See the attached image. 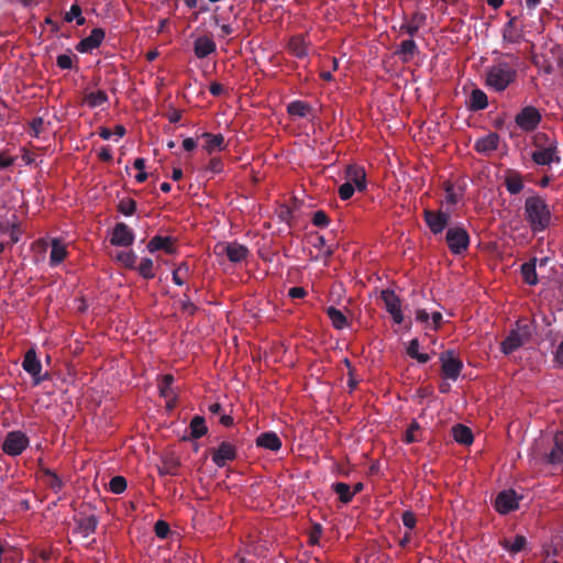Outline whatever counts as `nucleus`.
I'll return each instance as SVG.
<instances>
[{
  "label": "nucleus",
  "instance_id": "1",
  "mask_svg": "<svg viewBox=\"0 0 563 563\" xmlns=\"http://www.w3.org/2000/svg\"><path fill=\"white\" fill-rule=\"evenodd\" d=\"M525 213L533 232L543 231L550 224V209L545 201L539 196H532L526 199Z\"/></svg>",
  "mask_w": 563,
  "mask_h": 563
},
{
  "label": "nucleus",
  "instance_id": "2",
  "mask_svg": "<svg viewBox=\"0 0 563 563\" xmlns=\"http://www.w3.org/2000/svg\"><path fill=\"white\" fill-rule=\"evenodd\" d=\"M517 70L507 62H498L486 71V85L495 91H504L516 80Z\"/></svg>",
  "mask_w": 563,
  "mask_h": 563
},
{
  "label": "nucleus",
  "instance_id": "3",
  "mask_svg": "<svg viewBox=\"0 0 563 563\" xmlns=\"http://www.w3.org/2000/svg\"><path fill=\"white\" fill-rule=\"evenodd\" d=\"M445 241L452 254L461 255L468 250L471 238L465 228L462 225H453L448 229Z\"/></svg>",
  "mask_w": 563,
  "mask_h": 563
},
{
  "label": "nucleus",
  "instance_id": "4",
  "mask_svg": "<svg viewBox=\"0 0 563 563\" xmlns=\"http://www.w3.org/2000/svg\"><path fill=\"white\" fill-rule=\"evenodd\" d=\"M441 363V374L444 378L455 382L463 369L462 360L453 350H446L439 356Z\"/></svg>",
  "mask_w": 563,
  "mask_h": 563
},
{
  "label": "nucleus",
  "instance_id": "5",
  "mask_svg": "<svg viewBox=\"0 0 563 563\" xmlns=\"http://www.w3.org/2000/svg\"><path fill=\"white\" fill-rule=\"evenodd\" d=\"M22 368L31 375L34 386H37L44 380H48L51 378L47 372L42 375V364L33 347L25 352L22 361Z\"/></svg>",
  "mask_w": 563,
  "mask_h": 563
},
{
  "label": "nucleus",
  "instance_id": "6",
  "mask_svg": "<svg viewBox=\"0 0 563 563\" xmlns=\"http://www.w3.org/2000/svg\"><path fill=\"white\" fill-rule=\"evenodd\" d=\"M530 336L528 325L520 327L517 323V329L510 330L506 339L500 343V350L505 355H509L520 349Z\"/></svg>",
  "mask_w": 563,
  "mask_h": 563
},
{
  "label": "nucleus",
  "instance_id": "7",
  "mask_svg": "<svg viewBox=\"0 0 563 563\" xmlns=\"http://www.w3.org/2000/svg\"><path fill=\"white\" fill-rule=\"evenodd\" d=\"M30 440L22 431H10L2 443V451L10 456H18L29 446Z\"/></svg>",
  "mask_w": 563,
  "mask_h": 563
},
{
  "label": "nucleus",
  "instance_id": "8",
  "mask_svg": "<svg viewBox=\"0 0 563 563\" xmlns=\"http://www.w3.org/2000/svg\"><path fill=\"white\" fill-rule=\"evenodd\" d=\"M541 113L533 106L523 107L515 117V122L525 132L534 131L541 122Z\"/></svg>",
  "mask_w": 563,
  "mask_h": 563
},
{
  "label": "nucleus",
  "instance_id": "9",
  "mask_svg": "<svg viewBox=\"0 0 563 563\" xmlns=\"http://www.w3.org/2000/svg\"><path fill=\"white\" fill-rule=\"evenodd\" d=\"M423 219L429 230L434 234H441L449 224L450 213L442 210L433 211L424 209Z\"/></svg>",
  "mask_w": 563,
  "mask_h": 563
},
{
  "label": "nucleus",
  "instance_id": "10",
  "mask_svg": "<svg viewBox=\"0 0 563 563\" xmlns=\"http://www.w3.org/2000/svg\"><path fill=\"white\" fill-rule=\"evenodd\" d=\"M380 298L384 301L386 311L391 316L393 321L396 324H400L404 321L400 298L393 289L382 290Z\"/></svg>",
  "mask_w": 563,
  "mask_h": 563
},
{
  "label": "nucleus",
  "instance_id": "11",
  "mask_svg": "<svg viewBox=\"0 0 563 563\" xmlns=\"http://www.w3.org/2000/svg\"><path fill=\"white\" fill-rule=\"evenodd\" d=\"M236 446L229 441H222L217 449L211 451L212 462L218 467H224L229 462L236 459Z\"/></svg>",
  "mask_w": 563,
  "mask_h": 563
},
{
  "label": "nucleus",
  "instance_id": "12",
  "mask_svg": "<svg viewBox=\"0 0 563 563\" xmlns=\"http://www.w3.org/2000/svg\"><path fill=\"white\" fill-rule=\"evenodd\" d=\"M532 161L537 165H551L552 163H560L561 157L558 154L556 142H550L547 147H539L531 154Z\"/></svg>",
  "mask_w": 563,
  "mask_h": 563
},
{
  "label": "nucleus",
  "instance_id": "13",
  "mask_svg": "<svg viewBox=\"0 0 563 563\" xmlns=\"http://www.w3.org/2000/svg\"><path fill=\"white\" fill-rule=\"evenodd\" d=\"M220 249L218 254H224L232 263H241L250 256V250L238 242L223 243L218 246Z\"/></svg>",
  "mask_w": 563,
  "mask_h": 563
},
{
  "label": "nucleus",
  "instance_id": "14",
  "mask_svg": "<svg viewBox=\"0 0 563 563\" xmlns=\"http://www.w3.org/2000/svg\"><path fill=\"white\" fill-rule=\"evenodd\" d=\"M519 507V498L514 489L500 492L495 499V509L506 515Z\"/></svg>",
  "mask_w": 563,
  "mask_h": 563
},
{
  "label": "nucleus",
  "instance_id": "15",
  "mask_svg": "<svg viewBox=\"0 0 563 563\" xmlns=\"http://www.w3.org/2000/svg\"><path fill=\"white\" fill-rule=\"evenodd\" d=\"M74 521L76 523L75 532L81 534L84 538L95 533L99 523V519L96 515H87L82 511L74 517Z\"/></svg>",
  "mask_w": 563,
  "mask_h": 563
},
{
  "label": "nucleus",
  "instance_id": "16",
  "mask_svg": "<svg viewBox=\"0 0 563 563\" xmlns=\"http://www.w3.org/2000/svg\"><path fill=\"white\" fill-rule=\"evenodd\" d=\"M134 242V233L128 224L119 222L112 231L110 243L115 246H130Z\"/></svg>",
  "mask_w": 563,
  "mask_h": 563
},
{
  "label": "nucleus",
  "instance_id": "17",
  "mask_svg": "<svg viewBox=\"0 0 563 563\" xmlns=\"http://www.w3.org/2000/svg\"><path fill=\"white\" fill-rule=\"evenodd\" d=\"M106 33L103 29L96 27L91 30L90 34L82 38L77 45L76 49L79 53H89L95 48H98L104 40Z\"/></svg>",
  "mask_w": 563,
  "mask_h": 563
},
{
  "label": "nucleus",
  "instance_id": "18",
  "mask_svg": "<svg viewBox=\"0 0 563 563\" xmlns=\"http://www.w3.org/2000/svg\"><path fill=\"white\" fill-rule=\"evenodd\" d=\"M499 145V135L497 133H489L481 139H478L474 148L476 152L481 154H490L498 148Z\"/></svg>",
  "mask_w": 563,
  "mask_h": 563
},
{
  "label": "nucleus",
  "instance_id": "19",
  "mask_svg": "<svg viewBox=\"0 0 563 563\" xmlns=\"http://www.w3.org/2000/svg\"><path fill=\"white\" fill-rule=\"evenodd\" d=\"M258 448L277 452L282 448V440L274 431H266L261 433L255 441Z\"/></svg>",
  "mask_w": 563,
  "mask_h": 563
},
{
  "label": "nucleus",
  "instance_id": "20",
  "mask_svg": "<svg viewBox=\"0 0 563 563\" xmlns=\"http://www.w3.org/2000/svg\"><path fill=\"white\" fill-rule=\"evenodd\" d=\"M427 22V14L420 11L412 13L410 20L400 26V32L406 33L409 36H415L419 29L424 26Z\"/></svg>",
  "mask_w": 563,
  "mask_h": 563
},
{
  "label": "nucleus",
  "instance_id": "21",
  "mask_svg": "<svg viewBox=\"0 0 563 563\" xmlns=\"http://www.w3.org/2000/svg\"><path fill=\"white\" fill-rule=\"evenodd\" d=\"M147 250L151 253L163 250L167 254H173L175 253L174 239L170 236L155 235L147 243Z\"/></svg>",
  "mask_w": 563,
  "mask_h": 563
},
{
  "label": "nucleus",
  "instance_id": "22",
  "mask_svg": "<svg viewBox=\"0 0 563 563\" xmlns=\"http://www.w3.org/2000/svg\"><path fill=\"white\" fill-rule=\"evenodd\" d=\"M217 45L209 36H199L194 43V52L197 58H206L210 54L214 53Z\"/></svg>",
  "mask_w": 563,
  "mask_h": 563
},
{
  "label": "nucleus",
  "instance_id": "23",
  "mask_svg": "<svg viewBox=\"0 0 563 563\" xmlns=\"http://www.w3.org/2000/svg\"><path fill=\"white\" fill-rule=\"evenodd\" d=\"M347 181H351L355 189L364 191L366 189V174L363 167L349 166L346 169Z\"/></svg>",
  "mask_w": 563,
  "mask_h": 563
},
{
  "label": "nucleus",
  "instance_id": "24",
  "mask_svg": "<svg viewBox=\"0 0 563 563\" xmlns=\"http://www.w3.org/2000/svg\"><path fill=\"white\" fill-rule=\"evenodd\" d=\"M287 48L289 53L297 58L308 56V43L302 35H295L289 38Z\"/></svg>",
  "mask_w": 563,
  "mask_h": 563
},
{
  "label": "nucleus",
  "instance_id": "25",
  "mask_svg": "<svg viewBox=\"0 0 563 563\" xmlns=\"http://www.w3.org/2000/svg\"><path fill=\"white\" fill-rule=\"evenodd\" d=\"M418 53V46L412 38L402 41L395 52L402 63H409Z\"/></svg>",
  "mask_w": 563,
  "mask_h": 563
},
{
  "label": "nucleus",
  "instance_id": "26",
  "mask_svg": "<svg viewBox=\"0 0 563 563\" xmlns=\"http://www.w3.org/2000/svg\"><path fill=\"white\" fill-rule=\"evenodd\" d=\"M488 107L487 95L482 89H473L467 102V109L470 111H481Z\"/></svg>",
  "mask_w": 563,
  "mask_h": 563
},
{
  "label": "nucleus",
  "instance_id": "27",
  "mask_svg": "<svg viewBox=\"0 0 563 563\" xmlns=\"http://www.w3.org/2000/svg\"><path fill=\"white\" fill-rule=\"evenodd\" d=\"M67 255H68V252H67L65 244H63L60 241H58L56 239L53 240L51 254H49V265L52 267L57 266L67 257Z\"/></svg>",
  "mask_w": 563,
  "mask_h": 563
},
{
  "label": "nucleus",
  "instance_id": "28",
  "mask_svg": "<svg viewBox=\"0 0 563 563\" xmlns=\"http://www.w3.org/2000/svg\"><path fill=\"white\" fill-rule=\"evenodd\" d=\"M201 137L206 140L203 148L209 154H211L216 150L222 151L225 147V141L222 134H212L209 132H205L202 133Z\"/></svg>",
  "mask_w": 563,
  "mask_h": 563
},
{
  "label": "nucleus",
  "instance_id": "29",
  "mask_svg": "<svg viewBox=\"0 0 563 563\" xmlns=\"http://www.w3.org/2000/svg\"><path fill=\"white\" fill-rule=\"evenodd\" d=\"M452 434L454 440L463 445H470L473 443L474 437L472 430L464 424H455L452 428Z\"/></svg>",
  "mask_w": 563,
  "mask_h": 563
},
{
  "label": "nucleus",
  "instance_id": "30",
  "mask_svg": "<svg viewBox=\"0 0 563 563\" xmlns=\"http://www.w3.org/2000/svg\"><path fill=\"white\" fill-rule=\"evenodd\" d=\"M325 313L329 317V319L331 320L333 328H335L338 330H342L349 325L347 318L344 316V313L341 310L336 309L335 307H333V306L328 307L325 310Z\"/></svg>",
  "mask_w": 563,
  "mask_h": 563
},
{
  "label": "nucleus",
  "instance_id": "31",
  "mask_svg": "<svg viewBox=\"0 0 563 563\" xmlns=\"http://www.w3.org/2000/svg\"><path fill=\"white\" fill-rule=\"evenodd\" d=\"M109 100L108 95L103 90L86 92L82 102L89 108H97Z\"/></svg>",
  "mask_w": 563,
  "mask_h": 563
},
{
  "label": "nucleus",
  "instance_id": "32",
  "mask_svg": "<svg viewBox=\"0 0 563 563\" xmlns=\"http://www.w3.org/2000/svg\"><path fill=\"white\" fill-rule=\"evenodd\" d=\"M189 428L190 438L195 440L200 439L208 432L205 418L201 416H195L190 421Z\"/></svg>",
  "mask_w": 563,
  "mask_h": 563
},
{
  "label": "nucleus",
  "instance_id": "33",
  "mask_svg": "<svg viewBox=\"0 0 563 563\" xmlns=\"http://www.w3.org/2000/svg\"><path fill=\"white\" fill-rule=\"evenodd\" d=\"M549 460L553 464L563 462V431L556 432L554 437V445L550 452Z\"/></svg>",
  "mask_w": 563,
  "mask_h": 563
},
{
  "label": "nucleus",
  "instance_id": "34",
  "mask_svg": "<svg viewBox=\"0 0 563 563\" xmlns=\"http://www.w3.org/2000/svg\"><path fill=\"white\" fill-rule=\"evenodd\" d=\"M516 18H511L503 29V38L508 43H518L521 34L516 27Z\"/></svg>",
  "mask_w": 563,
  "mask_h": 563
},
{
  "label": "nucleus",
  "instance_id": "35",
  "mask_svg": "<svg viewBox=\"0 0 563 563\" xmlns=\"http://www.w3.org/2000/svg\"><path fill=\"white\" fill-rule=\"evenodd\" d=\"M521 275L525 283H527L528 285H537L538 276L536 272V258L526 262L521 265Z\"/></svg>",
  "mask_w": 563,
  "mask_h": 563
},
{
  "label": "nucleus",
  "instance_id": "36",
  "mask_svg": "<svg viewBox=\"0 0 563 563\" xmlns=\"http://www.w3.org/2000/svg\"><path fill=\"white\" fill-rule=\"evenodd\" d=\"M505 186L511 195H517L523 189V181L519 173H511L506 176Z\"/></svg>",
  "mask_w": 563,
  "mask_h": 563
},
{
  "label": "nucleus",
  "instance_id": "37",
  "mask_svg": "<svg viewBox=\"0 0 563 563\" xmlns=\"http://www.w3.org/2000/svg\"><path fill=\"white\" fill-rule=\"evenodd\" d=\"M332 489L334 490L335 494H338L340 501L343 504L351 503L354 497V493H351V487L346 483H334L332 485Z\"/></svg>",
  "mask_w": 563,
  "mask_h": 563
},
{
  "label": "nucleus",
  "instance_id": "38",
  "mask_svg": "<svg viewBox=\"0 0 563 563\" xmlns=\"http://www.w3.org/2000/svg\"><path fill=\"white\" fill-rule=\"evenodd\" d=\"M137 273L144 278V279H153L155 277L154 273V263L150 257H143L139 264V266H135Z\"/></svg>",
  "mask_w": 563,
  "mask_h": 563
},
{
  "label": "nucleus",
  "instance_id": "39",
  "mask_svg": "<svg viewBox=\"0 0 563 563\" xmlns=\"http://www.w3.org/2000/svg\"><path fill=\"white\" fill-rule=\"evenodd\" d=\"M309 110L310 106L307 102L300 100L292 101L287 106V112L294 117L305 118Z\"/></svg>",
  "mask_w": 563,
  "mask_h": 563
},
{
  "label": "nucleus",
  "instance_id": "40",
  "mask_svg": "<svg viewBox=\"0 0 563 563\" xmlns=\"http://www.w3.org/2000/svg\"><path fill=\"white\" fill-rule=\"evenodd\" d=\"M0 233L8 234L9 241L7 243L10 246L18 243L21 236V230L16 224H0Z\"/></svg>",
  "mask_w": 563,
  "mask_h": 563
},
{
  "label": "nucleus",
  "instance_id": "41",
  "mask_svg": "<svg viewBox=\"0 0 563 563\" xmlns=\"http://www.w3.org/2000/svg\"><path fill=\"white\" fill-rule=\"evenodd\" d=\"M117 261L123 265L125 268L134 269L137 256L133 251H121L115 256Z\"/></svg>",
  "mask_w": 563,
  "mask_h": 563
},
{
  "label": "nucleus",
  "instance_id": "42",
  "mask_svg": "<svg viewBox=\"0 0 563 563\" xmlns=\"http://www.w3.org/2000/svg\"><path fill=\"white\" fill-rule=\"evenodd\" d=\"M174 383V376L170 374H166L163 376L162 380L158 384L159 395L164 398H169L175 393L173 391L172 385Z\"/></svg>",
  "mask_w": 563,
  "mask_h": 563
},
{
  "label": "nucleus",
  "instance_id": "43",
  "mask_svg": "<svg viewBox=\"0 0 563 563\" xmlns=\"http://www.w3.org/2000/svg\"><path fill=\"white\" fill-rule=\"evenodd\" d=\"M526 543L527 540L523 536H516L512 542L504 540L503 547L510 553H518L525 548Z\"/></svg>",
  "mask_w": 563,
  "mask_h": 563
},
{
  "label": "nucleus",
  "instance_id": "44",
  "mask_svg": "<svg viewBox=\"0 0 563 563\" xmlns=\"http://www.w3.org/2000/svg\"><path fill=\"white\" fill-rule=\"evenodd\" d=\"M44 476L46 477L47 485L54 490L59 492L63 487L62 479L51 470L44 471Z\"/></svg>",
  "mask_w": 563,
  "mask_h": 563
},
{
  "label": "nucleus",
  "instance_id": "45",
  "mask_svg": "<svg viewBox=\"0 0 563 563\" xmlns=\"http://www.w3.org/2000/svg\"><path fill=\"white\" fill-rule=\"evenodd\" d=\"M118 209L124 216H132L136 210V201L132 198L122 199L119 202Z\"/></svg>",
  "mask_w": 563,
  "mask_h": 563
},
{
  "label": "nucleus",
  "instance_id": "46",
  "mask_svg": "<svg viewBox=\"0 0 563 563\" xmlns=\"http://www.w3.org/2000/svg\"><path fill=\"white\" fill-rule=\"evenodd\" d=\"M109 489L113 494H121L126 489V479L123 476H114L110 479Z\"/></svg>",
  "mask_w": 563,
  "mask_h": 563
},
{
  "label": "nucleus",
  "instance_id": "47",
  "mask_svg": "<svg viewBox=\"0 0 563 563\" xmlns=\"http://www.w3.org/2000/svg\"><path fill=\"white\" fill-rule=\"evenodd\" d=\"M311 222L314 227L325 228L328 227L330 220L328 214L323 210H318L313 213Z\"/></svg>",
  "mask_w": 563,
  "mask_h": 563
},
{
  "label": "nucleus",
  "instance_id": "48",
  "mask_svg": "<svg viewBox=\"0 0 563 563\" xmlns=\"http://www.w3.org/2000/svg\"><path fill=\"white\" fill-rule=\"evenodd\" d=\"M443 189L446 194L445 200L450 205H455L459 201L457 194L455 192L454 185L451 181H445L443 184Z\"/></svg>",
  "mask_w": 563,
  "mask_h": 563
},
{
  "label": "nucleus",
  "instance_id": "49",
  "mask_svg": "<svg viewBox=\"0 0 563 563\" xmlns=\"http://www.w3.org/2000/svg\"><path fill=\"white\" fill-rule=\"evenodd\" d=\"M180 309L189 316H194L198 310L197 306L192 303L187 292L184 294V298L180 300Z\"/></svg>",
  "mask_w": 563,
  "mask_h": 563
},
{
  "label": "nucleus",
  "instance_id": "50",
  "mask_svg": "<svg viewBox=\"0 0 563 563\" xmlns=\"http://www.w3.org/2000/svg\"><path fill=\"white\" fill-rule=\"evenodd\" d=\"M154 532L157 538L165 539L170 532L169 525L164 520H158L154 525Z\"/></svg>",
  "mask_w": 563,
  "mask_h": 563
},
{
  "label": "nucleus",
  "instance_id": "51",
  "mask_svg": "<svg viewBox=\"0 0 563 563\" xmlns=\"http://www.w3.org/2000/svg\"><path fill=\"white\" fill-rule=\"evenodd\" d=\"M354 191L355 187L353 186V184H351V181L342 184L338 190L339 197L342 200H349L353 196Z\"/></svg>",
  "mask_w": 563,
  "mask_h": 563
},
{
  "label": "nucleus",
  "instance_id": "52",
  "mask_svg": "<svg viewBox=\"0 0 563 563\" xmlns=\"http://www.w3.org/2000/svg\"><path fill=\"white\" fill-rule=\"evenodd\" d=\"M419 429V423L416 420H413L406 430L404 441L408 444L417 442L418 439L416 438L415 432L418 431Z\"/></svg>",
  "mask_w": 563,
  "mask_h": 563
},
{
  "label": "nucleus",
  "instance_id": "53",
  "mask_svg": "<svg viewBox=\"0 0 563 563\" xmlns=\"http://www.w3.org/2000/svg\"><path fill=\"white\" fill-rule=\"evenodd\" d=\"M56 65L60 69H71L73 68V56L70 54H60L56 58Z\"/></svg>",
  "mask_w": 563,
  "mask_h": 563
},
{
  "label": "nucleus",
  "instance_id": "54",
  "mask_svg": "<svg viewBox=\"0 0 563 563\" xmlns=\"http://www.w3.org/2000/svg\"><path fill=\"white\" fill-rule=\"evenodd\" d=\"M43 124H44L43 118H41V117L34 118L30 122V130H31L30 133H31V135L37 137L41 134V132H42Z\"/></svg>",
  "mask_w": 563,
  "mask_h": 563
},
{
  "label": "nucleus",
  "instance_id": "55",
  "mask_svg": "<svg viewBox=\"0 0 563 563\" xmlns=\"http://www.w3.org/2000/svg\"><path fill=\"white\" fill-rule=\"evenodd\" d=\"M81 8L78 3H74L69 11L65 12L64 14V21L67 22V23H70L73 21H75L76 18L79 16V14L81 13Z\"/></svg>",
  "mask_w": 563,
  "mask_h": 563
},
{
  "label": "nucleus",
  "instance_id": "56",
  "mask_svg": "<svg viewBox=\"0 0 563 563\" xmlns=\"http://www.w3.org/2000/svg\"><path fill=\"white\" fill-rule=\"evenodd\" d=\"M213 23H214V25L220 26V29H221L220 37L229 36L231 34H233V32H234V27L231 24H221L220 23L219 15L213 16Z\"/></svg>",
  "mask_w": 563,
  "mask_h": 563
},
{
  "label": "nucleus",
  "instance_id": "57",
  "mask_svg": "<svg viewBox=\"0 0 563 563\" xmlns=\"http://www.w3.org/2000/svg\"><path fill=\"white\" fill-rule=\"evenodd\" d=\"M322 534V526L320 523H314L309 532V542L310 544H317Z\"/></svg>",
  "mask_w": 563,
  "mask_h": 563
},
{
  "label": "nucleus",
  "instance_id": "58",
  "mask_svg": "<svg viewBox=\"0 0 563 563\" xmlns=\"http://www.w3.org/2000/svg\"><path fill=\"white\" fill-rule=\"evenodd\" d=\"M401 519H402V523L406 528L411 530L416 527L417 519L412 511H409V510L405 511L401 516Z\"/></svg>",
  "mask_w": 563,
  "mask_h": 563
},
{
  "label": "nucleus",
  "instance_id": "59",
  "mask_svg": "<svg viewBox=\"0 0 563 563\" xmlns=\"http://www.w3.org/2000/svg\"><path fill=\"white\" fill-rule=\"evenodd\" d=\"M207 170L211 172L212 174H220L223 170V163L220 158L213 157L210 159Z\"/></svg>",
  "mask_w": 563,
  "mask_h": 563
},
{
  "label": "nucleus",
  "instance_id": "60",
  "mask_svg": "<svg viewBox=\"0 0 563 563\" xmlns=\"http://www.w3.org/2000/svg\"><path fill=\"white\" fill-rule=\"evenodd\" d=\"M187 8L194 9L199 8V12H207L209 7L203 2V0H183Z\"/></svg>",
  "mask_w": 563,
  "mask_h": 563
},
{
  "label": "nucleus",
  "instance_id": "61",
  "mask_svg": "<svg viewBox=\"0 0 563 563\" xmlns=\"http://www.w3.org/2000/svg\"><path fill=\"white\" fill-rule=\"evenodd\" d=\"M15 162V158L12 156L7 155L3 152H0V168H9L11 167Z\"/></svg>",
  "mask_w": 563,
  "mask_h": 563
},
{
  "label": "nucleus",
  "instance_id": "62",
  "mask_svg": "<svg viewBox=\"0 0 563 563\" xmlns=\"http://www.w3.org/2000/svg\"><path fill=\"white\" fill-rule=\"evenodd\" d=\"M307 291L302 287H292L288 290V296L292 299H300L306 297Z\"/></svg>",
  "mask_w": 563,
  "mask_h": 563
},
{
  "label": "nucleus",
  "instance_id": "63",
  "mask_svg": "<svg viewBox=\"0 0 563 563\" xmlns=\"http://www.w3.org/2000/svg\"><path fill=\"white\" fill-rule=\"evenodd\" d=\"M419 340L412 339L407 347V354L413 358L419 353Z\"/></svg>",
  "mask_w": 563,
  "mask_h": 563
},
{
  "label": "nucleus",
  "instance_id": "64",
  "mask_svg": "<svg viewBox=\"0 0 563 563\" xmlns=\"http://www.w3.org/2000/svg\"><path fill=\"white\" fill-rule=\"evenodd\" d=\"M209 91L212 96L219 97L223 93L224 87L220 82L213 81L209 86Z\"/></svg>",
  "mask_w": 563,
  "mask_h": 563
}]
</instances>
